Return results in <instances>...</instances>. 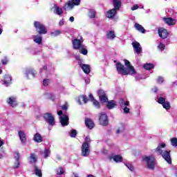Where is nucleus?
Returning <instances> with one entry per match:
<instances>
[{
  "mask_svg": "<svg viewBox=\"0 0 177 177\" xmlns=\"http://www.w3.org/2000/svg\"><path fill=\"white\" fill-rule=\"evenodd\" d=\"M124 64L127 68L120 62L116 64V70L118 74L121 75H134V74H136V70H135L133 66L131 65V62L128 59H124Z\"/></svg>",
  "mask_w": 177,
  "mask_h": 177,
  "instance_id": "nucleus-1",
  "label": "nucleus"
},
{
  "mask_svg": "<svg viewBox=\"0 0 177 177\" xmlns=\"http://www.w3.org/2000/svg\"><path fill=\"white\" fill-rule=\"evenodd\" d=\"M167 145L165 143L162 142L160 145L158 146V147L155 149V151L157 153L158 156L161 155L164 160L168 162V164H171L172 160L171 159V153L168 151H162V149H165Z\"/></svg>",
  "mask_w": 177,
  "mask_h": 177,
  "instance_id": "nucleus-2",
  "label": "nucleus"
},
{
  "mask_svg": "<svg viewBox=\"0 0 177 177\" xmlns=\"http://www.w3.org/2000/svg\"><path fill=\"white\" fill-rule=\"evenodd\" d=\"M84 42V39L82 37L80 36L77 39H75L73 41V46L74 49L77 50H80L82 55H88V49H86V46L82 44Z\"/></svg>",
  "mask_w": 177,
  "mask_h": 177,
  "instance_id": "nucleus-3",
  "label": "nucleus"
},
{
  "mask_svg": "<svg viewBox=\"0 0 177 177\" xmlns=\"http://www.w3.org/2000/svg\"><path fill=\"white\" fill-rule=\"evenodd\" d=\"M142 161L145 162L148 169L153 171L156 168V158H154V156H145L142 158Z\"/></svg>",
  "mask_w": 177,
  "mask_h": 177,
  "instance_id": "nucleus-4",
  "label": "nucleus"
},
{
  "mask_svg": "<svg viewBox=\"0 0 177 177\" xmlns=\"http://www.w3.org/2000/svg\"><path fill=\"white\" fill-rule=\"evenodd\" d=\"M81 5V0H69L65 3L64 9L65 10H73L75 6H80Z\"/></svg>",
  "mask_w": 177,
  "mask_h": 177,
  "instance_id": "nucleus-5",
  "label": "nucleus"
},
{
  "mask_svg": "<svg viewBox=\"0 0 177 177\" xmlns=\"http://www.w3.org/2000/svg\"><path fill=\"white\" fill-rule=\"evenodd\" d=\"M34 26L39 35L46 34L48 32V30H46V27H45V26L39 21H35Z\"/></svg>",
  "mask_w": 177,
  "mask_h": 177,
  "instance_id": "nucleus-6",
  "label": "nucleus"
},
{
  "mask_svg": "<svg viewBox=\"0 0 177 177\" xmlns=\"http://www.w3.org/2000/svg\"><path fill=\"white\" fill-rule=\"evenodd\" d=\"M58 115H59L60 123L62 127H67L68 125V115L63 114V111H57Z\"/></svg>",
  "mask_w": 177,
  "mask_h": 177,
  "instance_id": "nucleus-7",
  "label": "nucleus"
},
{
  "mask_svg": "<svg viewBox=\"0 0 177 177\" xmlns=\"http://www.w3.org/2000/svg\"><path fill=\"white\" fill-rule=\"evenodd\" d=\"M44 118L46 123L48 124V125H50L51 127H53L55 125V116L52 115L50 113H46L44 114Z\"/></svg>",
  "mask_w": 177,
  "mask_h": 177,
  "instance_id": "nucleus-8",
  "label": "nucleus"
},
{
  "mask_svg": "<svg viewBox=\"0 0 177 177\" xmlns=\"http://www.w3.org/2000/svg\"><path fill=\"white\" fill-rule=\"evenodd\" d=\"M23 73L28 80L35 78V71L31 68H28L24 70Z\"/></svg>",
  "mask_w": 177,
  "mask_h": 177,
  "instance_id": "nucleus-9",
  "label": "nucleus"
},
{
  "mask_svg": "<svg viewBox=\"0 0 177 177\" xmlns=\"http://www.w3.org/2000/svg\"><path fill=\"white\" fill-rule=\"evenodd\" d=\"M81 151L82 157H88V156L91 154V147H89V145L82 144Z\"/></svg>",
  "mask_w": 177,
  "mask_h": 177,
  "instance_id": "nucleus-10",
  "label": "nucleus"
},
{
  "mask_svg": "<svg viewBox=\"0 0 177 177\" xmlns=\"http://www.w3.org/2000/svg\"><path fill=\"white\" fill-rule=\"evenodd\" d=\"M99 121L100 125H104L106 127L109 124V118H107V114L104 113H100L99 114Z\"/></svg>",
  "mask_w": 177,
  "mask_h": 177,
  "instance_id": "nucleus-11",
  "label": "nucleus"
},
{
  "mask_svg": "<svg viewBox=\"0 0 177 177\" xmlns=\"http://www.w3.org/2000/svg\"><path fill=\"white\" fill-rule=\"evenodd\" d=\"M7 103L10 104L11 107L17 106V97L16 96H11L7 100Z\"/></svg>",
  "mask_w": 177,
  "mask_h": 177,
  "instance_id": "nucleus-12",
  "label": "nucleus"
},
{
  "mask_svg": "<svg viewBox=\"0 0 177 177\" xmlns=\"http://www.w3.org/2000/svg\"><path fill=\"white\" fill-rule=\"evenodd\" d=\"M1 84L5 86H9L12 84V76L10 75H6L3 80H1Z\"/></svg>",
  "mask_w": 177,
  "mask_h": 177,
  "instance_id": "nucleus-13",
  "label": "nucleus"
},
{
  "mask_svg": "<svg viewBox=\"0 0 177 177\" xmlns=\"http://www.w3.org/2000/svg\"><path fill=\"white\" fill-rule=\"evenodd\" d=\"M98 96L100 97V100L103 103H106L109 100L107 95H106V93L103 90L98 91Z\"/></svg>",
  "mask_w": 177,
  "mask_h": 177,
  "instance_id": "nucleus-14",
  "label": "nucleus"
},
{
  "mask_svg": "<svg viewBox=\"0 0 177 177\" xmlns=\"http://www.w3.org/2000/svg\"><path fill=\"white\" fill-rule=\"evenodd\" d=\"M18 135L22 145H26L27 143V135L26 133L23 131H19Z\"/></svg>",
  "mask_w": 177,
  "mask_h": 177,
  "instance_id": "nucleus-15",
  "label": "nucleus"
},
{
  "mask_svg": "<svg viewBox=\"0 0 177 177\" xmlns=\"http://www.w3.org/2000/svg\"><path fill=\"white\" fill-rule=\"evenodd\" d=\"M158 35L160 37V38L165 39L168 37V31L167 29H165L164 28H160L158 29Z\"/></svg>",
  "mask_w": 177,
  "mask_h": 177,
  "instance_id": "nucleus-16",
  "label": "nucleus"
},
{
  "mask_svg": "<svg viewBox=\"0 0 177 177\" xmlns=\"http://www.w3.org/2000/svg\"><path fill=\"white\" fill-rule=\"evenodd\" d=\"M79 66L85 74H89L91 73V66L89 64H84L79 62Z\"/></svg>",
  "mask_w": 177,
  "mask_h": 177,
  "instance_id": "nucleus-17",
  "label": "nucleus"
},
{
  "mask_svg": "<svg viewBox=\"0 0 177 177\" xmlns=\"http://www.w3.org/2000/svg\"><path fill=\"white\" fill-rule=\"evenodd\" d=\"M15 158V164L14 165V168H19L20 167V153L19 152L14 153Z\"/></svg>",
  "mask_w": 177,
  "mask_h": 177,
  "instance_id": "nucleus-18",
  "label": "nucleus"
},
{
  "mask_svg": "<svg viewBox=\"0 0 177 177\" xmlns=\"http://www.w3.org/2000/svg\"><path fill=\"white\" fill-rule=\"evenodd\" d=\"M32 39H33V42L37 45H41V44H42V36L41 35H32Z\"/></svg>",
  "mask_w": 177,
  "mask_h": 177,
  "instance_id": "nucleus-19",
  "label": "nucleus"
},
{
  "mask_svg": "<svg viewBox=\"0 0 177 177\" xmlns=\"http://www.w3.org/2000/svg\"><path fill=\"white\" fill-rule=\"evenodd\" d=\"M163 20L167 26H175V24H176V19L174 18L167 17L164 18Z\"/></svg>",
  "mask_w": 177,
  "mask_h": 177,
  "instance_id": "nucleus-20",
  "label": "nucleus"
},
{
  "mask_svg": "<svg viewBox=\"0 0 177 177\" xmlns=\"http://www.w3.org/2000/svg\"><path fill=\"white\" fill-rule=\"evenodd\" d=\"M52 9L55 15H57L58 16H61V15H63V9L58 7L57 4H54Z\"/></svg>",
  "mask_w": 177,
  "mask_h": 177,
  "instance_id": "nucleus-21",
  "label": "nucleus"
},
{
  "mask_svg": "<svg viewBox=\"0 0 177 177\" xmlns=\"http://www.w3.org/2000/svg\"><path fill=\"white\" fill-rule=\"evenodd\" d=\"M118 10H116L115 8H112L107 11L106 12V17L108 19H113L115 15H117V11Z\"/></svg>",
  "mask_w": 177,
  "mask_h": 177,
  "instance_id": "nucleus-22",
  "label": "nucleus"
},
{
  "mask_svg": "<svg viewBox=\"0 0 177 177\" xmlns=\"http://www.w3.org/2000/svg\"><path fill=\"white\" fill-rule=\"evenodd\" d=\"M133 49H135L136 53L139 55L142 52V47H140V44L138 41H133L132 43Z\"/></svg>",
  "mask_w": 177,
  "mask_h": 177,
  "instance_id": "nucleus-23",
  "label": "nucleus"
},
{
  "mask_svg": "<svg viewBox=\"0 0 177 177\" xmlns=\"http://www.w3.org/2000/svg\"><path fill=\"white\" fill-rule=\"evenodd\" d=\"M33 140L36 142V143H42V142H44V138H42V136H41L39 133H36L33 136Z\"/></svg>",
  "mask_w": 177,
  "mask_h": 177,
  "instance_id": "nucleus-24",
  "label": "nucleus"
},
{
  "mask_svg": "<svg viewBox=\"0 0 177 177\" xmlns=\"http://www.w3.org/2000/svg\"><path fill=\"white\" fill-rule=\"evenodd\" d=\"M85 124L87 128H88L89 129H92V128L95 127V123H93V121L89 118L86 119Z\"/></svg>",
  "mask_w": 177,
  "mask_h": 177,
  "instance_id": "nucleus-25",
  "label": "nucleus"
},
{
  "mask_svg": "<svg viewBox=\"0 0 177 177\" xmlns=\"http://www.w3.org/2000/svg\"><path fill=\"white\" fill-rule=\"evenodd\" d=\"M88 100L86 95H81L79 97L78 103L79 104H85L88 103Z\"/></svg>",
  "mask_w": 177,
  "mask_h": 177,
  "instance_id": "nucleus-26",
  "label": "nucleus"
},
{
  "mask_svg": "<svg viewBox=\"0 0 177 177\" xmlns=\"http://www.w3.org/2000/svg\"><path fill=\"white\" fill-rule=\"evenodd\" d=\"M135 28L137 30V31H139L140 32H142V34H145L146 32V30L142 25L139 24H135L134 25Z\"/></svg>",
  "mask_w": 177,
  "mask_h": 177,
  "instance_id": "nucleus-27",
  "label": "nucleus"
},
{
  "mask_svg": "<svg viewBox=\"0 0 177 177\" xmlns=\"http://www.w3.org/2000/svg\"><path fill=\"white\" fill-rule=\"evenodd\" d=\"M113 4L114 6V9H116V10H118L121 8V0H113Z\"/></svg>",
  "mask_w": 177,
  "mask_h": 177,
  "instance_id": "nucleus-28",
  "label": "nucleus"
},
{
  "mask_svg": "<svg viewBox=\"0 0 177 177\" xmlns=\"http://www.w3.org/2000/svg\"><path fill=\"white\" fill-rule=\"evenodd\" d=\"M44 98L50 99V100H55V99H56V96L52 93H44Z\"/></svg>",
  "mask_w": 177,
  "mask_h": 177,
  "instance_id": "nucleus-29",
  "label": "nucleus"
},
{
  "mask_svg": "<svg viewBox=\"0 0 177 177\" xmlns=\"http://www.w3.org/2000/svg\"><path fill=\"white\" fill-rule=\"evenodd\" d=\"M38 160V156L34 153H31L29 158V161L32 164H35L37 162V160Z\"/></svg>",
  "mask_w": 177,
  "mask_h": 177,
  "instance_id": "nucleus-30",
  "label": "nucleus"
},
{
  "mask_svg": "<svg viewBox=\"0 0 177 177\" xmlns=\"http://www.w3.org/2000/svg\"><path fill=\"white\" fill-rule=\"evenodd\" d=\"M50 153V149L48 148H45L43 151L41 152V155L43 156L45 158H48L49 157V154Z\"/></svg>",
  "mask_w": 177,
  "mask_h": 177,
  "instance_id": "nucleus-31",
  "label": "nucleus"
},
{
  "mask_svg": "<svg viewBox=\"0 0 177 177\" xmlns=\"http://www.w3.org/2000/svg\"><path fill=\"white\" fill-rule=\"evenodd\" d=\"M55 172L57 175H63L66 173V169L63 167H59L56 169Z\"/></svg>",
  "mask_w": 177,
  "mask_h": 177,
  "instance_id": "nucleus-32",
  "label": "nucleus"
},
{
  "mask_svg": "<svg viewBox=\"0 0 177 177\" xmlns=\"http://www.w3.org/2000/svg\"><path fill=\"white\" fill-rule=\"evenodd\" d=\"M119 104L122 109L125 107V106H129V101H125L124 99L121 98Z\"/></svg>",
  "mask_w": 177,
  "mask_h": 177,
  "instance_id": "nucleus-33",
  "label": "nucleus"
},
{
  "mask_svg": "<svg viewBox=\"0 0 177 177\" xmlns=\"http://www.w3.org/2000/svg\"><path fill=\"white\" fill-rule=\"evenodd\" d=\"M115 162H122V156L121 155H116L112 157Z\"/></svg>",
  "mask_w": 177,
  "mask_h": 177,
  "instance_id": "nucleus-34",
  "label": "nucleus"
},
{
  "mask_svg": "<svg viewBox=\"0 0 177 177\" xmlns=\"http://www.w3.org/2000/svg\"><path fill=\"white\" fill-rule=\"evenodd\" d=\"M115 101L111 100L108 102L106 106L109 110H111L112 109H114V107H115Z\"/></svg>",
  "mask_w": 177,
  "mask_h": 177,
  "instance_id": "nucleus-35",
  "label": "nucleus"
},
{
  "mask_svg": "<svg viewBox=\"0 0 177 177\" xmlns=\"http://www.w3.org/2000/svg\"><path fill=\"white\" fill-rule=\"evenodd\" d=\"M124 131H125V126H124V124H120L116 130V133L117 135H120V133H122Z\"/></svg>",
  "mask_w": 177,
  "mask_h": 177,
  "instance_id": "nucleus-36",
  "label": "nucleus"
},
{
  "mask_svg": "<svg viewBox=\"0 0 177 177\" xmlns=\"http://www.w3.org/2000/svg\"><path fill=\"white\" fill-rule=\"evenodd\" d=\"M88 16L90 19H95L96 17V11L95 10H89Z\"/></svg>",
  "mask_w": 177,
  "mask_h": 177,
  "instance_id": "nucleus-37",
  "label": "nucleus"
},
{
  "mask_svg": "<svg viewBox=\"0 0 177 177\" xmlns=\"http://www.w3.org/2000/svg\"><path fill=\"white\" fill-rule=\"evenodd\" d=\"M35 174L37 176L42 177V170L37 166H35Z\"/></svg>",
  "mask_w": 177,
  "mask_h": 177,
  "instance_id": "nucleus-38",
  "label": "nucleus"
},
{
  "mask_svg": "<svg viewBox=\"0 0 177 177\" xmlns=\"http://www.w3.org/2000/svg\"><path fill=\"white\" fill-rule=\"evenodd\" d=\"M106 37L108 39H114V38L115 37V32H114V31H109L106 34Z\"/></svg>",
  "mask_w": 177,
  "mask_h": 177,
  "instance_id": "nucleus-39",
  "label": "nucleus"
},
{
  "mask_svg": "<svg viewBox=\"0 0 177 177\" xmlns=\"http://www.w3.org/2000/svg\"><path fill=\"white\" fill-rule=\"evenodd\" d=\"M124 165L127 167V168H128V169H129V171H131V172H133L135 168L133 167L132 164L129 162H124Z\"/></svg>",
  "mask_w": 177,
  "mask_h": 177,
  "instance_id": "nucleus-40",
  "label": "nucleus"
},
{
  "mask_svg": "<svg viewBox=\"0 0 177 177\" xmlns=\"http://www.w3.org/2000/svg\"><path fill=\"white\" fill-rule=\"evenodd\" d=\"M144 68L145 70H151L154 68V65L153 64H144Z\"/></svg>",
  "mask_w": 177,
  "mask_h": 177,
  "instance_id": "nucleus-41",
  "label": "nucleus"
},
{
  "mask_svg": "<svg viewBox=\"0 0 177 177\" xmlns=\"http://www.w3.org/2000/svg\"><path fill=\"white\" fill-rule=\"evenodd\" d=\"M162 106H163V109H165V110H169V109H171V104L168 102H165Z\"/></svg>",
  "mask_w": 177,
  "mask_h": 177,
  "instance_id": "nucleus-42",
  "label": "nucleus"
},
{
  "mask_svg": "<svg viewBox=\"0 0 177 177\" xmlns=\"http://www.w3.org/2000/svg\"><path fill=\"white\" fill-rule=\"evenodd\" d=\"M171 145H172L174 147H177V138H173L170 140Z\"/></svg>",
  "mask_w": 177,
  "mask_h": 177,
  "instance_id": "nucleus-43",
  "label": "nucleus"
},
{
  "mask_svg": "<svg viewBox=\"0 0 177 177\" xmlns=\"http://www.w3.org/2000/svg\"><path fill=\"white\" fill-rule=\"evenodd\" d=\"M93 106H95V109H100V103H99L97 102V100H94L93 101H92Z\"/></svg>",
  "mask_w": 177,
  "mask_h": 177,
  "instance_id": "nucleus-44",
  "label": "nucleus"
},
{
  "mask_svg": "<svg viewBox=\"0 0 177 177\" xmlns=\"http://www.w3.org/2000/svg\"><path fill=\"white\" fill-rule=\"evenodd\" d=\"M1 63H2L3 66H5V65L8 64L9 63V59H8L7 57H4L1 59Z\"/></svg>",
  "mask_w": 177,
  "mask_h": 177,
  "instance_id": "nucleus-45",
  "label": "nucleus"
},
{
  "mask_svg": "<svg viewBox=\"0 0 177 177\" xmlns=\"http://www.w3.org/2000/svg\"><path fill=\"white\" fill-rule=\"evenodd\" d=\"M71 138H75L77 136V130L72 129L70 133Z\"/></svg>",
  "mask_w": 177,
  "mask_h": 177,
  "instance_id": "nucleus-46",
  "label": "nucleus"
},
{
  "mask_svg": "<svg viewBox=\"0 0 177 177\" xmlns=\"http://www.w3.org/2000/svg\"><path fill=\"white\" fill-rule=\"evenodd\" d=\"M60 34H62L60 30H55L51 32L52 37H57L58 35H60Z\"/></svg>",
  "mask_w": 177,
  "mask_h": 177,
  "instance_id": "nucleus-47",
  "label": "nucleus"
},
{
  "mask_svg": "<svg viewBox=\"0 0 177 177\" xmlns=\"http://www.w3.org/2000/svg\"><path fill=\"white\" fill-rule=\"evenodd\" d=\"M89 143H91V138L89 137H86L83 145H88L89 146Z\"/></svg>",
  "mask_w": 177,
  "mask_h": 177,
  "instance_id": "nucleus-48",
  "label": "nucleus"
},
{
  "mask_svg": "<svg viewBox=\"0 0 177 177\" xmlns=\"http://www.w3.org/2000/svg\"><path fill=\"white\" fill-rule=\"evenodd\" d=\"M158 48V49H160V50H164V49H165V44H164L162 43H160Z\"/></svg>",
  "mask_w": 177,
  "mask_h": 177,
  "instance_id": "nucleus-49",
  "label": "nucleus"
},
{
  "mask_svg": "<svg viewBox=\"0 0 177 177\" xmlns=\"http://www.w3.org/2000/svg\"><path fill=\"white\" fill-rule=\"evenodd\" d=\"M50 83V82L49 81V80L48 79H45L43 81V85L44 86H48V85H49V84Z\"/></svg>",
  "mask_w": 177,
  "mask_h": 177,
  "instance_id": "nucleus-50",
  "label": "nucleus"
},
{
  "mask_svg": "<svg viewBox=\"0 0 177 177\" xmlns=\"http://www.w3.org/2000/svg\"><path fill=\"white\" fill-rule=\"evenodd\" d=\"M158 103H160V104H164V102H165V98L160 97L158 100Z\"/></svg>",
  "mask_w": 177,
  "mask_h": 177,
  "instance_id": "nucleus-51",
  "label": "nucleus"
},
{
  "mask_svg": "<svg viewBox=\"0 0 177 177\" xmlns=\"http://www.w3.org/2000/svg\"><path fill=\"white\" fill-rule=\"evenodd\" d=\"M158 84H162L164 82V77H158L157 79Z\"/></svg>",
  "mask_w": 177,
  "mask_h": 177,
  "instance_id": "nucleus-52",
  "label": "nucleus"
},
{
  "mask_svg": "<svg viewBox=\"0 0 177 177\" xmlns=\"http://www.w3.org/2000/svg\"><path fill=\"white\" fill-rule=\"evenodd\" d=\"M124 108L123 109L124 113H125V114H129V108L127 107V106H124Z\"/></svg>",
  "mask_w": 177,
  "mask_h": 177,
  "instance_id": "nucleus-53",
  "label": "nucleus"
},
{
  "mask_svg": "<svg viewBox=\"0 0 177 177\" xmlns=\"http://www.w3.org/2000/svg\"><path fill=\"white\" fill-rule=\"evenodd\" d=\"M64 23H65V21L64 19H61L59 21V26L60 27H62V26H64Z\"/></svg>",
  "mask_w": 177,
  "mask_h": 177,
  "instance_id": "nucleus-54",
  "label": "nucleus"
},
{
  "mask_svg": "<svg viewBox=\"0 0 177 177\" xmlns=\"http://www.w3.org/2000/svg\"><path fill=\"white\" fill-rule=\"evenodd\" d=\"M62 110L66 111V110L68 109V104H65L64 105H63V106H62Z\"/></svg>",
  "mask_w": 177,
  "mask_h": 177,
  "instance_id": "nucleus-55",
  "label": "nucleus"
},
{
  "mask_svg": "<svg viewBox=\"0 0 177 177\" xmlns=\"http://www.w3.org/2000/svg\"><path fill=\"white\" fill-rule=\"evenodd\" d=\"M88 97H89V100L91 102H93V100H95V97H93V95H92L91 93L89 94Z\"/></svg>",
  "mask_w": 177,
  "mask_h": 177,
  "instance_id": "nucleus-56",
  "label": "nucleus"
},
{
  "mask_svg": "<svg viewBox=\"0 0 177 177\" xmlns=\"http://www.w3.org/2000/svg\"><path fill=\"white\" fill-rule=\"evenodd\" d=\"M5 145V142H3V140H2L1 138H0V147H2Z\"/></svg>",
  "mask_w": 177,
  "mask_h": 177,
  "instance_id": "nucleus-57",
  "label": "nucleus"
},
{
  "mask_svg": "<svg viewBox=\"0 0 177 177\" xmlns=\"http://www.w3.org/2000/svg\"><path fill=\"white\" fill-rule=\"evenodd\" d=\"M139 6L138 5H134L132 8H131V10H136V9H138Z\"/></svg>",
  "mask_w": 177,
  "mask_h": 177,
  "instance_id": "nucleus-58",
  "label": "nucleus"
},
{
  "mask_svg": "<svg viewBox=\"0 0 177 177\" xmlns=\"http://www.w3.org/2000/svg\"><path fill=\"white\" fill-rule=\"evenodd\" d=\"M152 91L154 92V93H156L158 91V88H157V87H154L153 88H152Z\"/></svg>",
  "mask_w": 177,
  "mask_h": 177,
  "instance_id": "nucleus-59",
  "label": "nucleus"
},
{
  "mask_svg": "<svg viewBox=\"0 0 177 177\" xmlns=\"http://www.w3.org/2000/svg\"><path fill=\"white\" fill-rule=\"evenodd\" d=\"M43 71H48V66H44V67H43Z\"/></svg>",
  "mask_w": 177,
  "mask_h": 177,
  "instance_id": "nucleus-60",
  "label": "nucleus"
},
{
  "mask_svg": "<svg viewBox=\"0 0 177 177\" xmlns=\"http://www.w3.org/2000/svg\"><path fill=\"white\" fill-rule=\"evenodd\" d=\"M69 21H71V23L74 22V17H71L69 18Z\"/></svg>",
  "mask_w": 177,
  "mask_h": 177,
  "instance_id": "nucleus-61",
  "label": "nucleus"
},
{
  "mask_svg": "<svg viewBox=\"0 0 177 177\" xmlns=\"http://www.w3.org/2000/svg\"><path fill=\"white\" fill-rule=\"evenodd\" d=\"M72 177H78V174L73 173Z\"/></svg>",
  "mask_w": 177,
  "mask_h": 177,
  "instance_id": "nucleus-62",
  "label": "nucleus"
},
{
  "mask_svg": "<svg viewBox=\"0 0 177 177\" xmlns=\"http://www.w3.org/2000/svg\"><path fill=\"white\" fill-rule=\"evenodd\" d=\"M21 107H26V104L23 103L21 105Z\"/></svg>",
  "mask_w": 177,
  "mask_h": 177,
  "instance_id": "nucleus-63",
  "label": "nucleus"
},
{
  "mask_svg": "<svg viewBox=\"0 0 177 177\" xmlns=\"http://www.w3.org/2000/svg\"><path fill=\"white\" fill-rule=\"evenodd\" d=\"M102 153H104V154H106L107 153V150H103Z\"/></svg>",
  "mask_w": 177,
  "mask_h": 177,
  "instance_id": "nucleus-64",
  "label": "nucleus"
}]
</instances>
